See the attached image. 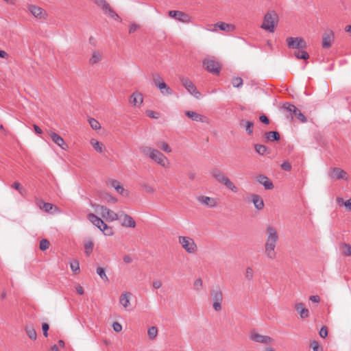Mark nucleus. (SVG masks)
<instances>
[{"label":"nucleus","mask_w":351,"mask_h":351,"mask_svg":"<svg viewBox=\"0 0 351 351\" xmlns=\"http://www.w3.org/2000/svg\"><path fill=\"white\" fill-rule=\"evenodd\" d=\"M277 230L272 226L267 227V239L265 244V253L267 258L274 260L276 256L275 248L278 241Z\"/></svg>","instance_id":"f257e3e1"},{"label":"nucleus","mask_w":351,"mask_h":351,"mask_svg":"<svg viewBox=\"0 0 351 351\" xmlns=\"http://www.w3.org/2000/svg\"><path fill=\"white\" fill-rule=\"evenodd\" d=\"M140 149L143 155L149 157L157 164L165 168L169 167V162L168 158L158 149L149 146H143Z\"/></svg>","instance_id":"f03ea898"},{"label":"nucleus","mask_w":351,"mask_h":351,"mask_svg":"<svg viewBox=\"0 0 351 351\" xmlns=\"http://www.w3.org/2000/svg\"><path fill=\"white\" fill-rule=\"evenodd\" d=\"M278 18V15L275 11L272 10L268 12L264 16L263 22L261 27L268 31L269 32H274Z\"/></svg>","instance_id":"7ed1b4c3"},{"label":"nucleus","mask_w":351,"mask_h":351,"mask_svg":"<svg viewBox=\"0 0 351 351\" xmlns=\"http://www.w3.org/2000/svg\"><path fill=\"white\" fill-rule=\"evenodd\" d=\"M204 68L213 75H218L221 71L220 63L214 58H206L202 62Z\"/></svg>","instance_id":"20e7f679"},{"label":"nucleus","mask_w":351,"mask_h":351,"mask_svg":"<svg viewBox=\"0 0 351 351\" xmlns=\"http://www.w3.org/2000/svg\"><path fill=\"white\" fill-rule=\"evenodd\" d=\"M178 242L189 254H194L197 250L196 243L189 237L180 236L178 237Z\"/></svg>","instance_id":"39448f33"},{"label":"nucleus","mask_w":351,"mask_h":351,"mask_svg":"<svg viewBox=\"0 0 351 351\" xmlns=\"http://www.w3.org/2000/svg\"><path fill=\"white\" fill-rule=\"evenodd\" d=\"M211 297L213 300V307L216 311L221 310V302L223 301V294L219 287L213 288L210 291Z\"/></svg>","instance_id":"423d86ee"},{"label":"nucleus","mask_w":351,"mask_h":351,"mask_svg":"<svg viewBox=\"0 0 351 351\" xmlns=\"http://www.w3.org/2000/svg\"><path fill=\"white\" fill-rule=\"evenodd\" d=\"M93 2L101 9L106 14L114 20L119 21L120 19L119 16L112 9L110 4L106 0H93Z\"/></svg>","instance_id":"0eeeda50"},{"label":"nucleus","mask_w":351,"mask_h":351,"mask_svg":"<svg viewBox=\"0 0 351 351\" xmlns=\"http://www.w3.org/2000/svg\"><path fill=\"white\" fill-rule=\"evenodd\" d=\"M97 211L99 213L101 217L109 221H114L119 219V214L116 213L113 210L108 208L104 206L97 205Z\"/></svg>","instance_id":"6e6552de"},{"label":"nucleus","mask_w":351,"mask_h":351,"mask_svg":"<svg viewBox=\"0 0 351 351\" xmlns=\"http://www.w3.org/2000/svg\"><path fill=\"white\" fill-rule=\"evenodd\" d=\"M286 41L290 49H304L307 47L306 41L301 37H288Z\"/></svg>","instance_id":"1a4fd4ad"},{"label":"nucleus","mask_w":351,"mask_h":351,"mask_svg":"<svg viewBox=\"0 0 351 351\" xmlns=\"http://www.w3.org/2000/svg\"><path fill=\"white\" fill-rule=\"evenodd\" d=\"M282 108L286 110L287 112H289L291 114H293L298 120H300L302 123H305L307 121V119L306 116L294 105L285 102Z\"/></svg>","instance_id":"9d476101"},{"label":"nucleus","mask_w":351,"mask_h":351,"mask_svg":"<svg viewBox=\"0 0 351 351\" xmlns=\"http://www.w3.org/2000/svg\"><path fill=\"white\" fill-rule=\"evenodd\" d=\"M180 82L182 86L187 90V91L194 96L197 99H199L201 94L197 90L195 84L188 78L185 77H182L180 78Z\"/></svg>","instance_id":"9b49d317"},{"label":"nucleus","mask_w":351,"mask_h":351,"mask_svg":"<svg viewBox=\"0 0 351 351\" xmlns=\"http://www.w3.org/2000/svg\"><path fill=\"white\" fill-rule=\"evenodd\" d=\"M121 225L125 228H134L136 227V221L134 219L128 214L121 212L119 215V219Z\"/></svg>","instance_id":"f8f14e48"},{"label":"nucleus","mask_w":351,"mask_h":351,"mask_svg":"<svg viewBox=\"0 0 351 351\" xmlns=\"http://www.w3.org/2000/svg\"><path fill=\"white\" fill-rule=\"evenodd\" d=\"M168 14L170 17L173 18L180 22L184 23H189L191 22V17L182 11L170 10Z\"/></svg>","instance_id":"ddd939ff"},{"label":"nucleus","mask_w":351,"mask_h":351,"mask_svg":"<svg viewBox=\"0 0 351 351\" xmlns=\"http://www.w3.org/2000/svg\"><path fill=\"white\" fill-rule=\"evenodd\" d=\"M322 46L324 49H328L332 46L335 39V33L332 29H327L322 35Z\"/></svg>","instance_id":"4468645a"},{"label":"nucleus","mask_w":351,"mask_h":351,"mask_svg":"<svg viewBox=\"0 0 351 351\" xmlns=\"http://www.w3.org/2000/svg\"><path fill=\"white\" fill-rule=\"evenodd\" d=\"M328 176L331 178H335L337 180H348L346 176L347 173L344 170L337 167L331 168L328 172Z\"/></svg>","instance_id":"2eb2a0df"},{"label":"nucleus","mask_w":351,"mask_h":351,"mask_svg":"<svg viewBox=\"0 0 351 351\" xmlns=\"http://www.w3.org/2000/svg\"><path fill=\"white\" fill-rule=\"evenodd\" d=\"M256 180L263 185L265 189L271 190L274 189V186L271 180L267 178V176L260 174L256 177Z\"/></svg>","instance_id":"dca6fc26"},{"label":"nucleus","mask_w":351,"mask_h":351,"mask_svg":"<svg viewBox=\"0 0 351 351\" xmlns=\"http://www.w3.org/2000/svg\"><path fill=\"white\" fill-rule=\"evenodd\" d=\"M250 339L253 341L265 344H269L272 341V339L270 337L261 335L255 332L251 333Z\"/></svg>","instance_id":"f3484780"},{"label":"nucleus","mask_w":351,"mask_h":351,"mask_svg":"<svg viewBox=\"0 0 351 351\" xmlns=\"http://www.w3.org/2000/svg\"><path fill=\"white\" fill-rule=\"evenodd\" d=\"M216 28L226 32H231L235 29V26L232 24L226 23L224 22H218L215 24V29H209V30L215 32L217 30Z\"/></svg>","instance_id":"a211bd4d"},{"label":"nucleus","mask_w":351,"mask_h":351,"mask_svg":"<svg viewBox=\"0 0 351 351\" xmlns=\"http://www.w3.org/2000/svg\"><path fill=\"white\" fill-rule=\"evenodd\" d=\"M49 136L53 143L58 145L62 149L66 150L67 149L68 145L65 143L64 139L59 134L53 132H50Z\"/></svg>","instance_id":"6ab92c4d"},{"label":"nucleus","mask_w":351,"mask_h":351,"mask_svg":"<svg viewBox=\"0 0 351 351\" xmlns=\"http://www.w3.org/2000/svg\"><path fill=\"white\" fill-rule=\"evenodd\" d=\"M210 174L218 182L221 184H223L228 178L223 171L216 168L210 171Z\"/></svg>","instance_id":"aec40b11"},{"label":"nucleus","mask_w":351,"mask_h":351,"mask_svg":"<svg viewBox=\"0 0 351 351\" xmlns=\"http://www.w3.org/2000/svg\"><path fill=\"white\" fill-rule=\"evenodd\" d=\"M197 201L202 204L208 206L210 208L215 207L217 206V202L214 198L207 196H199L197 198Z\"/></svg>","instance_id":"412c9836"},{"label":"nucleus","mask_w":351,"mask_h":351,"mask_svg":"<svg viewBox=\"0 0 351 351\" xmlns=\"http://www.w3.org/2000/svg\"><path fill=\"white\" fill-rule=\"evenodd\" d=\"M252 202L257 210H262L264 208V202L263 198L257 194H251Z\"/></svg>","instance_id":"4be33fe9"},{"label":"nucleus","mask_w":351,"mask_h":351,"mask_svg":"<svg viewBox=\"0 0 351 351\" xmlns=\"http://www.w3.org/2000/svg\"><path fill=\"white\" fill-rule=\"evenodd\" d=\"M143 101V95L141 93L138 92H134L131 95L130 98V103L134 106H140Z\"/></svg>","instance_id":"5701e85b"},{"label":"nucleus","mask_w":351,"mask_h":351,"mask_svg":"<svg viewBox=\"0 0 351 351\" xmlns=\"http://www.w3.org/2000/svg\"><path fill=\"white\" fill-rule=\"evenodd\" d=\"M29 10L36 18L42 19L45 16V14L43 9L36 5H29Z\"/></svg>","instance_id":"b1692460"},{"label":"nucleus","mask_w":351,"mask_h":351,"mask_svg":"<svg viewBox=\"0 0 351 351\" xmlns=\"http://www.w3.org/2000/svg\"><path fill=\"white\" fill-rule=\"evenodd\" d=\"M240 125L245 128L247 134L250 136L253 134L254 123L251 121L241 119L239 121Z\"/></svg>","instance_id":"393cba45"},{"label":"nucleus","mask_w":351,"mask_h":351,"mask_svg":"<svg viewBox=\"0 0 351 351\" xmlns=\"http://www.w3.org/2000/svg\"><path fill=\"white\" fill-rule=\"evenodd\" d=\"M295 308L302 318L304 319L308 317L309 311L306 308L304 307V305L302 303H297L295 305Z\"/></svg>","instance_id":"a878e982"},{"label":"nucleus","mask_w":351,"mask_h":351,"mask_svg":"<svg viewBox=\"0 0 351 351\" xmlns=\"http://www.w3.org/2000/svg\"><path fill=\"white\" fill-rule=\"evenodd\" d=\"M185 114L186 117H188L189 119H191L192 121H197V122H204V117L202 114L194 112V111H190L186 110L185 111Z\"/></svg>","instance_id":"bb28decb"},{"label":"nucleus","mask_w":351,"mask_h":351,"mask_svg":"<svg viewBox=\"0 0 351 351\" xmlns=\"http://www.w3.org/2000/svg\"><path fill=\"white\" fill-rule=\"evenodd\" d=\"M157 87L164 95H171L173 94V90L164 81L157 83Z\"/></svg>","instance_id":"cd10ccee"},{"label":"nucleus","mask_w":351,"mask_h":351,"mask_svg":"<svg viewBox=\"0 0 351 351\" xmlns=\"http://www.w3.org/2000/svg\"><path fill=\"white\" fill-rule=\"evenodd\" d=\"M88 219L99 229L104 224V221L93 213L88 215Z\"/></svg>","instance_id":"c85d7f7f"},{"label":"nucleus","mask_w":351,"mask_h":351,"mask_svg":"<svg viewBox=\"0 0 351 351\" xmlns=\"http://www.w3.org/2000/svg\"><path fill=\"white\" fill-rule=\"evenodd\" d=\"M264 138L267 141H278L280 139V134L276 131L265 132Z\"/></svg>","instance_id":"c756f323"},{"label":"nucleus","mask_w":351,"mask_h":351,"mask_svg":"<svg viewBox=\"0 0 351 351\" xmlns=\"http://www.w3.org/2000/svg\"><path fill=\"white\" fill-rule=\"evenodd\" d=\"M132 295L131 293L130 292H124L121 294L120 297V304L124 307L127 308L130 306V298Z\"/></svg>","instance_id":"7c9ffc66"},{"label":"nucleus","mask_w":351,"mask_h":351,"mask_svg":"<svg viewBox=\"0 0 351 351\" xmlns=\"http://www.w3.org/2000/svg\"><path fill=\"white\" fill-rule=\"evenodd\" d=\"M339 248L341 250V254L344 256H351V245L346 243H341L339 245Z\"/></svg>","instance_id":"2f4dec72"},{"label":"nucleus","mask_w":351,"mask_h":351,"mask_svg":"<svg viewBox=\"0 0 351 351\" xmlns=\"http://www.w3.org/2000/svg\"><path fill=\"white\" fill-rule=\"evenodd\" d=\"M40 208L47 213H53V209H54V212H60L59 208L51 203H43V206L40 205Z\"/></svg>","instance_id":"473e14b6"},{"label":"nucleus","mask_w":351,"mask_h":351,"mask_svg":"<svg viewBox=\"0 0 351 351\" xmlns=\"http://www.w3.org/2000/svg\"><path fill=\"white\" fill-rule=\"evenodd\" d=\"M25 329V332L29 339H31L32 340L36 339L37 334H36L35 329L34 328V327L32 325H28V324L26 325Z\"/></svg>","instance_id":"72a5a7b5"},{"label":"nucleus","mask_w":351,"mask_h":351,"mask_svg":"<svg viewBox=\"0 0 351 351\" xmlns=\"http://www.w3.org/2000/svg\"><path fill=\"white\" fill-rule=\"evenodd\" d=\"M101 59V53L98 51H93L90 58L89 59V63L90 64H95L99 62Z\"/></svg>","instance_id":"f704fd0d"},{"label":"nucleus","mask_w":351,"mask_h":351,"mask_svg":"<svg viewBox=\"0 0 351 351\" xmlns=\"http://www.w3.org/2000/svg\"><path fill=\"white\" fill-rule=\"evenodd\" d=\"M90 143L96 152L99 153H101L103 152L104 145L101 143L94 138L91 139Z\"/></svg>","instance_id":"c9c22d12"},{"label":"nucleus","mask_w":351,"mask_h":351,"mask_svg":"<svg viewBox=\"0 0 351 351\" xmlns=\"http://www.w3.org/2000/svg\"><path fill=\"white\" fill-rule=\"evenodd\" d=\"M111 186L114 188V189L117 191V193H119L121 195H123L125 189L122 186V185L119 183L117 180H111L110 181Z\"/></svg>","instance_id":"e433bc0d"},{"label":"nucleus","mask_w":351,"mask_h":351,"mask_svg":"<svg viewBox=\"0 0 351 351\" xmlns=\"http://www.w3.org/2000/svg\"><path fill=\"white\" fill-rule=\"evenodd\" d=\"M294 56L298 58V59H303V60H306L309 58V55L308 53L303 50V49H298V51H295L294 53Z\"/></svg>","instance_id":"4c0bfd02"},{"label":"nucleus","mask_w":351,"mask_h":351,"mask_svg":"<svg viewBox=\"0 0 351 351\" xmlns=\"http://www.w3.org/2000/svg\"><path fill=\"white\" fill-rule=\"evenodd\" d=\"M254 148L256 152L260 155H265L268 153V148L264 145L256 144L255 145Z\"/></svg>","instance_id":"58836bf2"},{"label":"nucleus","mask_w":351,"mask_h":351,"mask_svg":"<svg viewBox=\"0 0 351 351\" xmlns=\"http://www.w3.org/2000/svg\"><path fill=\"white\" fill-rule=\"evenodd\" d=\"M147 335L149 339H154L158 335V328L156 326H152L148 328Z\"/></svg>","instance_id":"ea45409f"},{"label":"nucleus","mask_w":351,"mask_h":351,"mask_svg":"<svg viewBox=\"0 0 351 351\" xmlns=\"http://www.w3.org/2000/svg\"><path fill=\"white\" fill-rule=\"evenodd\" d=\"M157 146L158 148H160L161 150H162L165 152L170 153L171 152V149L170 148L169 145L164 141H160L157 143Z\"/></svg>","instance_id":"a19ab883"},{"label":"nucleus","mask_w":351,"mask_h":351,"mask_svg":"<svg viewBox=\"0 0 351 351\" xmlns=\"http://www.w3.org/2000/svg\"><path fill=\"white\" fill-rule=\"evenodd\" d=\"M223 184L230 190H231L234 193H237L238 191V188L234 184V183L228 178Z\"/></svg>","instance_id":"79ce46f5"},{"label":"nucleus","mask_w":351,"mask_h":351,"mask_svg":"<svg viewBox=\"0 0 351 351\" xmlns=\"http://www.w3.org/2000/svg\"><path fill=\"white\" fill-rule=\"evenodd\" d=\"M97 274L100 276V278L104 281L108 282L109 280L108 276L106 274L105 269L103 267H97Z\"/></svg>","instance_id":"37998d69"},{"label":"nucleus","mask_w":351,"mask_h":351,"mask_svg":"<svg viewBox=\"0 0 351 351\" xmlns=\"http://www.w3.org/2000/svg\"><path fill=\"white\" fill-rule=\"evenodd\" d=\"M89 124L93 130H99L101 128L100 123L94 118H90L88 119Z\"/></svg>","instance_id":"c03bdc74"},{"label":"nucleus","mask_w":351,"mask_h":351,"mask_svg":"<svg viewBox=\"0 0 351 351\" xmlns=\"http://www.w3.org/2000/svg\"><path fill=\"white\" fill-rule=\"evenodd\" d=\"M93 246L94 244L92 241H88L84 244V248L87 256H89L91 254Z\"/></svg>","instance_id":"a18cd8bd"},{"label":"nucleus","mask_w":351,"mask_h":351,"mask_svg":"<svg viewBox=\"0 0 351 351\" xmlns=\"http://www.w3.org/2000/svg\"><path fill=\"white\" fill-rule=\"evenodd\" d=\"M49 245H50V243H49V241L48 240H47V239H42L40 241L39 247H40V250L45 251V250H47L49 247Z\"/></svg>","instance_id":"49530a36"},{"label":"nucleus","mask_w":351,"mask_h":351,"mask_svg":"<svg viewBox=\"0 0 351 351\" xmlns=\"http://www.w3.org/2000/svg\"><path fill=\"white\" fill-rule=\"evenodd\" d=\"M203 282L201 278H197L195 280L193 283V289L197 291H199L202 289Z\"/></svg>","instance_id":"de8ad7c7"},{"label":"nucleus","mask_w":351,"mask_h":351,"mask_svg":"<svg viewBox=\"0 0 351 351\" xmlns=\"http://www.w3.org/2000/svg\"><path fill=\"white\" fill-rule=\"evenodd\" d=\"M254 276V270L252 267H247L245 270V277L247 280H252Z\"/></svg>","instance_id":"09e8293b"},{"label":"nucleus","mask_w":351,"mask_h":351,"mask_svg":"<svg viewBox=\"0 0 351 351\" xmlns=\"http://www.w3.org/2000/svg\"><path fill=\"white\" fill-rule=\"evenodd\" d=\"M232 86L235 88H240L243 86V80L241 77H234L232 82Z\"/></svg>","instance_id":"8fccbe9b"},{"label":"nucleus","mask_w":351,"mask_h":351,"mask_svg":"<svg viewBox=\"0 0 351 351\" xmlns=\"http://www.w3.org/2000/svg\"><path fill=\"white\" fill-rule=\"evenodd\" d=\"M70 267L73 272L77 273L80 271V263L77 261H73V262H71L70 264Z\"/></svg>","instance_id":"3c124183"},{"label":"nucleus","mask_w":351,"mask_h":351,"mask_svg":"<svg viewBox=\"0 0 351 351\" xmlns=\"http://www.w3.org/2000/svg\"><path fill=\"white\" fill-rule=\"evenodd\" d=\"M311 348L313 351H323L322 348H321L316 341H313L311 342Z\"/></svg>","instance_id":"603ef678"},{"label":"nucleus","mask_w":351,"mask_h":351,"mask_svg":"<svg viewBox=\"0 0 351 351\" xmlns=\"http://www.w3.org/2000/svg\"><path fill=\"white\" fill-rule=\"evenodd\" d=\"M146 114L149 117L152 119H157L159 118V114L153 110H147Z\"/></svg>","instance_id":"864d4df0"},{"label":"nucleus","mask_w":351,"mask_h":351,"mask_svg":"<svg viewBox=\"0 0 351 351\" xmlns=\"http://www.w3.org/2000/svg\"><path fill=\"white\" fill-rule=\"evenodd\" d=\"M152 76H153V80H154V84L157 87V83L161 82V81H163V80L160 77V75L158 73H154L152 75Z\"/></svg>","instance_id":"5fc2aeb1"},{"label":"nucleus","mask_w":351,"mask_h":351,"mask_svg":"<svg viewBox=\"0 0 351 351\" xmlns=\"http://www.w3.org/2000/svg\"><path fill=\"white\" fill-rule=\"evenodd\" d=\"M104 198L108 202L115 203L117 201V198L112 197L111 195L108 193L105 194Z\"/></svg>","instance_id":"6e6d98bb"},{"label":"nucleus","mask_w":351,"mask_h":351,"mask_svg":"<svg viewBox=\"0 0 351 351\" xmlns=\"http://www.w3.org/2000/svg\"><path fill=\"white\" fill-rule=\"evenodd\" d=\"M319 335L322 338H326L328 336V329L326 326H323L321 328L319 332Z\"/></svg>","instance_id":"4d7b16f0"},{"label":"nucleus","mask_w":351,"mask_h":351,"mask_svg":"<svg viewBox=\"0 0 351 351\" xmlns=\"http://www.w3.org/2000/svg\"><path fill=\"white\" fill-rule=\"evenodd\" d=\"M143 188L144 191L147 193H152L154 192V189L147 184H143Z\"/></svg>","instance_id":"13d9d810"},{"label":"nucleus","mask_w":351,"mask_h":351,"mask_svg":"<svg viewBox=\"0 0 351 351\" xmlns=\"http://www.w3.org/2000/svg\"><path fill=\"white\" fill-rule=\"evenodd\" d=\"M113 330L117 332H119L122 330V326L119 322H114L112 324Z\"/></svg>","instance_id":"bf43d9fd"},{"label":"nucleus","mask_w":351,"mask_h":351,"mask_svg":"<svg viewBox=\"0 0 351 351\" xmlns=\"http://www.w3.org/2000/svg\"><path fill=\"white\" fill-rule=\"evenodd\" d=\"M162 285V282L160 280H154L152 282V287L155 289H160Z\"/></svg>","instance_id":"052dcab7"},{"label":"nucleus","mask_w":351,"mask_h":351,"mask_svg":"<svg viewBox=\"0 0 351 351\" xmlns=\"http://www.w3.org/2000/svg\"><path fill=\"white\" fill-rule=\"evenodd\" d=\"M49 329V326L48 324L47 323H44L42 325V330H43V335L45 337H47L48 336V330Z\"/></svg>","instance_id":"680f3d73"},{"label":"nucleus","mask_w":351,"mask_h":351,"mask_svg":"<svg viewBox=\"0 0 351 351\" xmlns=\"http://www.w3.org/2000/svg\"><path fill=\"white\" fill-rule=\"evenodd\" d=\"M281 168L285 171H289L291 169V165L289 162L285 161L281 165Z\"/></svg>","instance_id":"e2e57ef3"},{"label":"nucleus","mask_w":351,"mask_h":351,"mask_svg":"<svg viewBox=\"0 0 351 351\" xmlns=\"http://www.w3.org/2000/svg\"><path fill=\"white\" fill-rule=\"evenodd\" d=\"M12 186L14 189H15L18 190L21 194H23V192H22V191H23L22 187L21 186V185H20V184H19V182H14V183L12 184Z\"/></svg>","instance_id":"0e129e2a"},{"label":"nucleus","mask_w":351,"mask_h":351,"mask_svg":"<svg viewBox=\"0 0 351 351\" xmlns=\"http://www.w3.org/2000/svg\"><path fill=\"white\" fill-rule=\"evenodd\" d=\"M309 300L312 302H314V303H319V301H320V298L319 295H311L310 296L309 298Z\"/></svg>","instance_id":"69168bd1"},{"label":"nucleus","mask_w":351,"mask_h":351,"mask_svg":"<svg viewBox=\"0 0 351 351\" xmlns=\"http://www.w3.org/2000/svg\"><path fill=\"white\" fill-rule=\"evenodd\" d=\"M259 119H260V121H261L262 123H265V124H266V125H268V124L269 123V119H268V118H267V116H265V114L261 115V116L259 117Z\"/></svg>","instance_id":"338daca9"},{"label":"nucleus","mask_w":351,"mask_h":351,"mask_svg":"<svg viewBox=\"0 0 351 351\" xmlns=\"http://www.w3.org/2000/svg\"><path fill=\"white\" fill-rule=\"evenodd\" d=\"M343 204L348 210H351V199H349L344 202Z\"/></svg>","instance_id":"774afa93"}]
</instances>
